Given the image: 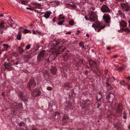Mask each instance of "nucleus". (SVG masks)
<instances>
[{
	"label": "nucleus",
	"mask_w": 130,
	"mask_h": 130,
	"mask_svg": "<svg viewBox=\"0 0 130 130\" xmlns=\"http://www.w3.org/2000/svg\"><path fill=\"white\" fill-rule=\"evenodd\" d=\"M50 56L45 51H43L38 56L37 59L39 61L45 60L49 61L48 58Z\"/></svg>",
	"instance_id": "f257e3e1"
},
{
	"label": "nucleus",
	"mask_w": 130,
	"mask_h": 130,
	"mask_svg": "<svg viewBox=\"0 0 130 130\" xmlns=\"http://www.w3.org/2000/svg\"><path fill=\"white\" fill-rule=\"evenodd\" d=\"M92 27L95 28V31L99 32L102 29L104 28L105 26H102L101 24L99 22H95L92 25Z\"/></svg>",
	"instance_id": "f03ea898"
},
{
	"label": "nucleus",
	"mask_w": 130,
	"mask_h": 130,
	"mask_svg": "<svg viewBox=\"0 0 130 130\" xmlns=\"http://www.w3.org/2000/svg\"><path fill=\"white\" fill-rule=\"evenodd\" d=\"M89 16L90 20L92 21H95L98 20L97 16L94 11L91 12L89 14Z\"/></svg>",
	"instance_id": "7ed1b4c3"
},
{
	"label": "nucleus",
	"mask_w": 130,
	"mask_h": 130,
	"mask_svg": "<svg viewBox=\"0 0 130 130\" xmlns=\"http://www.w3.org/2000/svg\"><path fill=\"white\" fill-rule=\"evenodd\" d=\"M36 85L35 81L33 79H31L28 84V89L30 90H31V88H34Z\"/></svg>",
	"instance_id": "20e7f679"
},
{
	"label": "nucleus",
	"mask_w": 130,
	"mask_h": 130,
	"mask_svg": "<svg viewBox=\"0 0 130 130\" xmlns=\"http://www.w3.org/2000/svg\"><path fill=\"white\" fill-rule=\"evenodd\" d=\"M41 92L38 89H35L31 92L32 95L34 97L39 96Z\"/></svg>",
	"instance_id": "39448f33"
},
{
	"label": "nucleus",
	"mask_w": 130,
	"mask_h": 130,
	"mask_svg": "<svg viewBox=\"0 0 130 130\" xmlns=\"http://www.w3.org/2000/svg\"><path fill=\"white\" fill-rule=\"evenodd\" d=\"M60 44V42H57L56 41L53 40L52 42L49 45L52 48H54V47L58 45L59 44Z\"/></svg>",
	"instance_id": "423d86ee"
},
{
	"label": "nucleus",
	"mask_w": 130,
	"mask_h": 130,
	"mask_svg": "<svg viewBox=\"0 0 130 130\" xmlns=\"http://www.w3.org/2000/svg\"><path fill=\"white\" fill-rule=\"evenodd\" d=\"M121 5L122 8L125 11H128L130 10V7L127 4L122 3Z\"/></svg>",
	"instance_id": "0eeeda50"
},
{
	"label": "nucleus",
	"mask_w": 130,
	"mask_h": 130,
	"mask_svg": "<svg viewBox=\"0 0 130 130\" xmlns=\"http://www.w3.org/2000/svg\"><path fill=\"white\" fill-rule=\"evenodd\" d=\"M4 66L5 69H7L8 71H11L13 69V68L11 67V63L5 62Z\"/></svg>",
	"instance_id": "6e6552de"
},
{
	"label": "nucleus",
	"mask_w": 130,
	"mask_h": 130,
	"mask_svg": "<svg viewBox=\"0 0 130 130\" xmlns=\"http://www.w3.org/2000/svg\"><path fill=\"white\" fill-rule=\"evenodd\" d=\"M105 22L106 23H109L110 22V16L108 14L104 15L103 16Z\"/></svg>",
	"instance_id": "1a4fd4ad"
},
{
	"label": "nucleus",
	"mask_w": 130,
	"mask_h": 130,
	"mask_svg": "<svg viewBox=\"0 0 130 130\" xmlns=\"http://www.w3.org/2000/svg\"><path fill=\"white\" fill-rule=\"evenodd\" d=\"M101 10L103 12H109L110 11V10L107 6L103 5L101 8Z\"/></svg>",
	"instance_id": "9d476101"
},
{
	"label": "nucleus",
	"mask_w": 130,
	"mask_h": 130,
	"mask_svg": "<svg viewBox=\"0 0 130 130\" xmlns=\"http://www.w3.org/2000/svg\"><path fill=\"white\" fill-rule=\"evenodd\" d=\"M64 106L67 110L72 109L73 108V107L72 104L69 103H65Z\"/></svg>",
	"instance_id": "9b49d317"
},
{
	"label": "nucleus",
	"mask_w": 130,
	"mask_h": 130,
	"mask_svg": "<svg viewBox=\"0 0 130 130\" xmlns=\"http://www.w3.org/2000/svg\"><path fill=\"white\" fill-rule=\"evenodd\" d=\"M22 29H23V27H21L19 29V30L18 32V34L17 37V39L19 40H20L21 39V32L22 31Z\"/></svg>",
	"instance_id": "f8f14e48"
},
{
	"label": "nucleus",
	"mask_w": 130,
	"mask_h": 130,
	"mask_svg": "<svg viewBox=\"0 0 130 130\" xmlns=\"http://www.w3.org/2000/svg\"><path fill=\"white\" fill-rule=\"evenodd\" d=\"M89 64L90 67H96V63L95 62L93 61L92 60H89Z\"/></svg>",
	"instance_id": "ddd939ff"
},
{
	"label": "nucleus",
	"mask_w": 130,
	"mask_h": 130,
	"mask_svg": "<svg viewBox=\"0 0 130 130\" xmlns=\"http://www.w3.org/2000/svg\"><path fill=\"white\" fill-rule=\"evenodd\" d=\"M59 117V113L58 111L56 112L53 113V117L55 119H57Z\"/></svg>",
	"instance_id": "4468645a"
},
{
	"label": "nucleus",
	"mask_w": 130,
	"mask_h": 130,
	"mask_svg": "<svg viewBox=\"0 0 130 130\" xmlns=\"http://www.w3.org/2000/svg\"><path fill=\"white\" fill-rule=\"evenodd\" d=\"M55 105V104L52 102H50L48 103V106L49 108H48V110L49 111H51L53 109V107Z\"/></svg>",
	"instance_id": "2eb2a0df"
},
{
	"label": "nucleus",
	"mask_w": 130,
	"mask_h": 130,
	"mask_svg": "<svg viewBox=\"0 0 130 130\" xmlns=\"http://www.w3.org/2000/svg\"><path fill=\"white\" fill-rule=\"evenodd\" d=\"M51 13L50 11H48L43 15V17L48 19Z\"/></svg>",
	"instance_id": "dca6fc26"
},
{
	"label": "nucleus",
	"mask_w": 130,
	"mask_h": 130,
	"mask_svg": "<svg viewBox=\"0 0 130 130\" xmlns=\"http://www.w3.org/2000/svg\"><path fill=\"white\" fill-rule=\"evenodd\" d=\"M68 117L67 115H65L63 117L62 120L63 122L64 123H66L68 121Z\"/></svg>",
	"instance_id": "f3484780"
},
{
	"label": "nucleus",
	"mask_w": 130,
	"mask_h": 130,
	"mask_svg": "<svg viewBox=\"0 0 130 130\" xmlns=\"http://www.w3.org/2000/svg\"><path fill=\"white\" fill-rule=\"evenodd\" d=\"M51 72L54 75H55L56 74L57 69L55 67H52L51 69Z\"/></svg>",
	"instance_id": "a211bd4d"
},
{
	"label": "nucleus",
	"mask_w": 130,
	"mask_h": 130,
	"mask_svg": "<svg viewBox=\"0 0 130 130\" xmlns=\"http://www.w3.org/2000/svg\"><path fill=\"white\" fill-rule=\"evenodd\" d=\"M120 25L122 27H126L127 24L124 21H122L120 23Z\"/></svg>",
	"instance_id": "6ab92c4d"
},
{
	"label": "nucleus",
	"mask_w": 130,
	"mask_h": 130,
	"mask_svg": "<svg viewBox=\"0 0 130 130\" xmlns=\"http://www.w3.org/2000/svg\"><path fill=\"white\" fill-rule=\"evenodd\" d=\"M19 94L20 95V98L23 99H24L25 96L24 95V94L23 92H20Z\"/></svg>",
	"instance_id": "aec40b11"
},
{
	"label": "nucleus",
	"mask_w": 130,
	"mask_h": 130,
	"mask_svg": "<svg viewBox=\"0 0 130 130\" xmlns=\"http://www.w3.org/2000/svg\"><path fill=\"white\" fill-rule=\"evenodd\" d=\"M5 27L4 23L3 22H2L0 23V28H3Z\"/></svg>",
	"instance_id": "412c9836"
},
{
	"label": "nucleus",
	"mask_w": 130,
	"mask_h": 130,
	"mask_svg": "<svg viewBox=\"0 0 130 130\" xmlns=\"http://www.w3.org/2000/svg\"><path fill=\"white\" fill-rule=\"evenodd\" d=\"M23 29H22V32L24 34L27 33L28 32L30 31L29 30H28L27 29H24V30H23Z\"/></svg>",
	"instance_id": "4be33fe9"
},
{
	"label": "nucleus",
	"mask_w": 130,
	"mask_h": 130,
	"mask_svg": "<svg viewBox=\"0 0 130 130\" xmlns=\"http://www.w3.org/2000/svg\"><path fill=\"white\" fill-rule=\"evenodd\" d=\"M3 46H4V48L5 50H7L8 48L10 47V46L7 44H4Z\"/></svg>",
	"instance_id": "5701e85b"
},
{
	"label": "nucleus",
	"mask_w": 130,
	"mask_h": 130,
	"mask_svg": "<svg viewBox=\"0 0 130 130\" xmlns=\"http://www.w3.org/2000/svg\"><path fill=\"white\" fill-rule=\"evenodd\" d=\"M21 4L25 5L27 4V1L26 0H23L21 1Z\"/></svg>",
	"instance_id": "b1692460"
},
{
	"label": "nucleus",
	"mask_w": 130,
	"mask_h": 130,
	"mask_svg": "<svg viewBox=\"0 0 130 130\" xmlns=\"http://www.w3.org/2000/svg\"><path fill=\"white\" fill-rule=\"evenodd\" d=\"M79 45L81 47H82V48H84V44L83 42H81L79 43Z\"/></svg>",
	"instance_id": "393cba45"
},
{
	"label": "nucleus",
	"mask_w": 130,
	"mask_h": 130,
	"mask_svg": "<svg viewBox=\"0 0 130 130\" xmlns=\"http://www.w3.org/2000/svg\"><path fill=\"white\" fill-rule=\"evenodd\" d=\"M64 58L63 59L64 60H67L69 58V57L66 54L64 56Z\"/></svg>",
	"instance_id": "a878e982"
},
{
	"label": "nucleus",
	"mask_w": 130,
	"mask_h": 130,
	"mask_svg": "<svg viewBox=\"0 0 130 130\" xmlns=\"http://www.w3.org/2000/svg\"><path fill=\"white\" fill-rule=\"evenodd\" d=\"M73 67L74 68L75 70H76L78 68V66L77 64L76 65L75 64H74Z\"/></svg>",
	"instance_id": "bb28decb"
},
{
	"label": "nucleus",
	"mask_w": 130,
	"mask_h": 130,
	"mask_svg": "<svg viewBox=\"0 0 130 130\" xmlns=\"http://www.w3.org/2000/svg\"><path fill=\"white\" fill-rule=\"evenodd\" d=\"M69 24L70 25H74V21L73 20H71L69 22Z\"/></svg>",
	"instance_id": "cd10ccee"
},
{
	"label": "nucleus",
	"mask_w": 130,
	"mask_h": 130,
	"mask_svg": "<svg viewBox=\"0 0 130 130\" xmlns=\"http://www.w3.org/2000/svg\"><path fill=\"white\" fill-rule=\"evenodd\" d=\"M120 84L121 85H124V86H125L126 85V84L124 80L122 81L120 83Z\"/></svg>",
	"instance_id": "c85d7f7f"
},
{
	"label": "nucleus",
	"mask_w": 130,
	"mask_h": 130,
	"mask_svg": "<svg viewBox=\"0 0 130 130\" xmlns=\"http://www.w3.org/2000/svg\"><path fill=\"white\" fill-rule=\"evenodd\" d=\"M123 118L124 119H126L127 118V117L126 116V113L125 112H124L123 113Z\"/></svg>",
	"instance_id": "c756f323"
},
{
	"label": "nucleus",
	"mask_w": 130,
	"mask_h": 130,
	"mask_svg": "<svg viewBox=\"0 0 130 130\" xmlns=\"http://www.w3.org/2000/svg\"><path fill=\"white\" fill-rule=\"evenodd\" d=\"M123 69V68L122 67H120L117 68V70L118 71H121Z\"/></svg>",
	"instance_id": "7c9ffc66"
},
{
	"label": "nucleus",
	"mask_w": 130,
	"mask_h": 130,
	"mask_svg": "<svg viewBox=\"0 0 130 130\" xmlns=\"http://www.w3.org/2000/svg\"><path fill=\"white\" fill-rule=\"evenodd\" d=\"M70 7H72L71 8H73V9H74L76 7V6L74 5H70Z\"/></svg>",
	"instance_id": "2f4dec72"
},
{
	"label": "nucleus",
	"mask_w": 130,
	"mask_h": 130,
	"mask_svg": "<svg viewBox=\"0 0 130 130\" xmlns=\"http://www.w3.org/2000/svg\"><path fill=\"white\" fill-rule=\"evenodd\" d=\"M64 22V21H60L58 23V24L59 25H62Z\"/></svg>",
	"instance_id": "473e14b6"
},
{
	"label": "nucleus",
	"mask_w": 130,
	"mask_h": 130,
	"mask_svg": "<svg viewBox=\"0 0 130 130\" xmlns=\"http://www.w3.org/2000/svg\"><path fill=\"white\" fill-rule=\"evenodd\" d=\"M123 30L127 32H130V30L128 28H124Z\"/></svg>",
	"instance_id": "72a5a7b5"
},
{
	"label": "nucleus",
	"mask_w": 130,
	"mask_h": 130,
	"mask_svg": "<svg viewBox=\"0 0 130 130\" xmlns=\"http://www.w3.org/2000/svg\"><path fill=\"white\" fill-rule=\"evenodd\" d=\"M19 125L20 126H22L24 125V124L22 122L19 123Z\"/></svg>",
	"instance_id": "f704fd0d"
},
{
	"label": "nucleus",
	"mask_w": 130,
	"mask_h": 130,
	"mask_svg": "<svg viewBox=\"0 0 130 130\" xmlns=\"http://www.w3.org/2000/svg\"><path fill=\"white\" fill-rule=\"evenodd\" d=\"M30 47V45H28L26 46V48L27 50L29 49Z\"/></svg>",
	"instance_id": "c9c22d12"
},
{
	"label": "nucleus",
	"mask_w": 130,
	"mask_h": 130,
	"mask_svg": "<svg viewBox=\"0 0 130 130\" xmlns=\"http://www.w3.org/2000/svg\"><path fill=\"white\" fill-rule=\"evenodd\" d=\"M1 28H0V33L1 34H2L4 32V31L3 30H1Z\"/></svg>",
	"instance_id": "e433bc0d"
},
{
	"label": "nucleus",
	"mask_w": 130,
	"mask_h": 130,
	"mask_svg": "<svg viewBox=\"0 0 130 130\" xmlns=\"http://www.w3.org/2000/svg\"><path fill=\"white\" fill-rule=\"evenodd\" d=\"M52 88L50 87H48L47 88V89L48 90H52Z\"/></svg>",
	"instance_id": "4c0bfd02"
},
{
	"label": "nucleus",
	"mask_w": 130,
	"mask_h": 130,
	"mask_svg": "<svg viewBox=\"0 0 130 130\" xmlns=\"http://www.w3.org/2000/svg\"><path fill=\"white\" fill-rule=\"evenodd\" d=\"M19 51L20 53H23V52H24V51L22 49H21L20 50H19Z\"/></svg>",
	"instance_id": "58836bf2"
},
{
	"label": "nucleus",
	"mask_w": 130,
	"mask_h": 130,
	"mask_svg": "<svg viewBox=\"0 0 130 130\" xmlns=\"http://www.w3.org/2000/svg\"><path fill=\"white\" fill-rule=\"evenodd\" d=\"M37 34H38L39 35H40L41 34V32L40 31H38L37 30H36Z\"/></svg>",
	"instance_id": "ea45409f"
},
{
	"label": "nucleus",
	"mask_w": 130,
	"mask_h": 130,
	"mask_svg": "<svg viewBox=\"0 0 130 130\" xmlns=\"http://www.w3.org/2000/svg\"><path fill=\"white\" fill-rule=\"evenodd\" d=\"M65 85L66 86L68 87H69L70 86L69 85V84L68 83H66L65 84Z\"/></svg>",
	"instance_id": "a19ab883"
},
{
	"label": "nucleus",
	"mask_w": 130,
	"mask_h": 130,
	"mask_svg": "<svg viewBox=\"0 0 130 130\" xmlns=\"http://www.w3.org/2000/svg\"><path fill=\"white\" fill-rule=\"evenodd\" d=\"M33 34H37L36 31H35L34 30H33Z\"/></svg>",
	"instance_id": "79ce46f5"
},
{
	"label": "nucleus",
	"mask_w": 130,
	"mask_h": 130,
	"mask_svg": "<svg viewBox=\"0 0 130 130\" xmlns=\"http://www.w3.org/2000/svg\"><path fill=\"white\" fill-rule=\"evenodd\" d=\"M56 18H54L53 19V21L54 22H56Z\"/></svg>",
	"instance_id": "37998d69"
},
{
	"label": "nucleus",
	"mask_w": 130,
	"mask_h": 130,
	"mask_svg": "<svg viewBox=\"0 0 130 130\" xmlns=\"http://www.w3.org/2000/svg\"><path fill=\"white\" fill-rule=\"evenodd\" d=\"M106 84L107 85V86L108 87H109V86L110 87V85L108 83H106Z\"/></svg>",
	"instance_id": "c03bdc74"
},
{
	"label": "nucleus",
	"mask_w": 130,
	"mask_h": 130,
	"mask_svg": "<svg viewBox=\"0 0 130 130\" xmlns=\"http://www.w3.org/2000/svg\"><path fill=\"white\" fill-rule=\"evenodd\" d=\"M26 8L27 9L30 10H31L32 9L30 7H27Z\"/></svg>",
	"instance_id": "a18cd8bd"
},
{
	"label": "nucleus",
	"mask_w": 130,
	"mask_h": 130,
	"mask_svg": "<svg viewBox=\"0 0 130 130\" xmlns=\"http://www.w3.org/2000/svg\"><path fill=\"white\" fill-rule=\"evenodd\" d=\"M71 32L70 31H69V32H67L66 33V34H71Z\"/></svg>",
	"instance_id": "49530a36"
},
{
	"label": "nucleus",
	"mask_w": 130,
	"mask_h": 130,
	"mask_svg": "<svg viewBox=\"0 0 130 130\" xmlns=\"http://www.w3.org/2000/svg\"><path fill=\"white\" fill-rule=\"evenodd\" d=\"M126 78L128 80H130V77H126Z\"/></svg>",
	"instance_id": "de8ad7c7"
},
{
	"label": "nucleus",
	"mask_w": 130,
	"mask_h": 130,
	"mask_svg": "<svg viewBox=\"0 0 130 130\" xmlns=\"http://www.w3.org/2000/svg\"><path fill=\"white\" fill-rule=\"evenodd\" d=\"M85 19L86 20H89L87 18V17L86 16H85Z\"/></svg>",
	"instance_id": "09e8293b"
},
{
	"label": "nucleus",
	"mask_w": 130,
	"mask_h": 130,
	"mask_svg": "<svg viewBox=\"0 0 130 130\" xmlns=\"http://www.w3.org/2000/svg\"><path fill=\"white\" fill-rule=\"evenodd\" d=\"M19 61L15 63V64L17 65L19 63Z\"/></svg>",
	"instance_id": "8fccbe9b"
},
{
	"label": "nucleus",
	"mask_w": 130,
	"mask_h": 130,
	"mask_svg": "<svg viewBox=\"0 0 130 130\" xmlns=\"http://www.w3.org/2000/svg\"><path fill=\"white\" fill-rule=\"evenodd\" d=\"M101 105L99 104H98L97 106V107L98 108Z\"/></svg>",
	"instance_id": "3c124183"
},
{
	"label": "nucleus",
	"mask_w": 130,
	"mask_h": 130,
	"mask_svg": "<svg viewBox=\"0 0 130 130\" xmlns=\"http://www.w3.org/2000/svg\"><path fill=\"white\" fill-rule=\"evenodd\" d=\"M3 16L4 15L2 14H0V17H3Z\"/></svg>",
	"instance_id": "603ef678"
},
{
	"label": "nucleus",
	"mask_w": 130,
	"mask_h": 130,
	"mask_svg": "<svg viewBox=\"0 0 130 130\" xmlns=\"http://www.w3.org/2000/svg\"><path fill=\"white\" fill-rule=\"evenodd\" d=\"M13 25V24H11L10 25V26L11 27H12Z\"/></svg>",
	"instance_id": "864d4df0"
},
{
	"label": "nucleus",
	"mask_w": 130,
	"mask_h": 130,
	"mask_svg": "<svg viewBox=\"0 0 130 130\" xmlns=\"http://www.w3.org/2000/svg\"><path fill=\"white\" fill-rule=\"evenodd\" d=\"M109 89H110V90H111L112 89V87H111V86H109V87H108Z\"/></svg>",
	"instance_id": "5fc2aeb1"
},
{
	"label": "nucleus",
	"mask_w": 130,
	"mask_h": 130,
	"mask_svg": "<svg viewBox=\"0 0 130 130\" xmlns=\"http://www.w3.org/2000/svg\"><path fill=\"white\" fill-rule=\"evenodd\" d=\"M116 0V1H121V2H123L124 1V0Z\"/></svg>",
	"instance_id": "6e6d98bb"
},
{
	"label": "nucleus",
	"mask_w": 130,
	"mask_h": 130,
	"mask_svg": "<svg viewBox=\"0 0 130 130\" xmlns=\"http://www.w3.org/2000/svg\"><path fill=\"white\" fill-rule=\"evenodd\" d=\"M117 57V55H115L114 56V57L115 58H116Z\"/></svg>",
	"instance_id": "4d7b16f0"
},
{
	"label": "nucleus",
	"mask_w": 130,
	"mask_h": 130,
	"mask_svg": "<svg viewBox=\"0 0 130 130\" xmlns=\"http://www.w3.org/2000/svg\"><path fill=\"white\" fill-rule=\"evenodd\" d=\"M100 1L101 2H102L104 1L105 0H100Z\"/></svg>",
	"instance_id": "13d9d810"
},
{
	"label": "nucleus",
	"mask_w": 130,
	"mask_h": 130,
	"mask_svg": "<svg viewBox=\"0 0 130 130\" xmlns=\"http://www.w3.org/2000/svg\"><path fill=\"white\" fill-rule=\"evenodd\" d=\"M48 73V71H45V74H47Z\"/></svg>",
	"instance_id": "bf43d9fd"
},
{
	"label": "nucleus",
	"mask_w": 130,
	"mask_h": 130,
	"mask_svg": "<svg viewBox=\"0 0 130 130\" xmlns=\"http://www.w3.org/2000/svg\"><path fill=\"white\" fill-rule=\"evenodd\" d=\"M86 36L87 37H89V35L88 34H87L86 35Z\"/></svg>",
	"instance_id": "052dcab7"
},
{
	"label": "nucleus",
	"mask_w": 130,
	"mask_h": 130,
	"mask_svg": "<svg viewBox=\"0 0 130 130\" xmlns=\"http://www.w3.org/2000/svg\"><path fill=\"white\" fill-rule=\"evenodd\" d=\"M110 48L109 47H107V49L108 50H109V49H110Z\"/></svg>",
	"instance_id": "680f3d73"
},
{
	"label": "nucleus",
	"mask_w": 130,
	"mask_h": 130,
	"mask_svg": "<svg viewBox=\"0 0 130 130\" xmlns=\"http://www.w3.org/2000/svg\"><path fill=\"white\" fill-rule=\"evenodd\" d=\"M105 73H107V70H105Z\"/></svg>",
	"instance_id": "e2e57ef3"
},
{
	"label": "nucleus",
	"mask_w": 130,
	"mask_h": 130,
	"mask_svg": "<svg viewBox=\"0 0 130 130\" xmlns=\"http://www.w3.org/2000/svg\"><path fill=\"white\" fill-rule=\"evenodd\" d=\"M37 12L38 13H39L40 12V11L39 10H37Z\"/></svg>",
	"instance_id": "0e129e2a"
},
{
	"label": "nucleus",
	"mask_w": 130,
	"mask_h": 130,
	"mask_svg": "<svg viewBox=\"0 0 130 130\" xmlns=\"http://www.w3.org/2000/svg\"><path fill=\"white\" fill-rule=\"evenodd\" d=\"M64 17H62V18H61V19H64Z\"/></svg>",
	"instance_id": "69168bd1"
},
{
	"label": "nucleus",
	"mask_w": 130,
	"mask_h": 130,
	"mask_svg": "<svg viewBox=\"0 0 130 130\" xmlns=\"http://www.w3.org/2000/svg\"><path fill=\"white\" fill-rule=\"evenodd\" d=\"M65 49H66V48H65V47H64V48H63V51H64V50Z\"/></svg>",
	"instance_id": "338daca9"
},
{
	"label": "nucleus",
	"mask_w": 130,
	"mask_h": 130,
	"mask_svg": "<svg viewBox=\"0 0 130 130\" xmlns=\"http://www.w3.org/2000/svg\"><path fill=\"white\" fill-rule=\"evenodd\" d=\"M128 127L130 128V125L128 126Z\"/></svg>",
	"instance_id": "774afa93"
}]
</instances>
